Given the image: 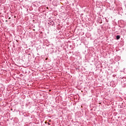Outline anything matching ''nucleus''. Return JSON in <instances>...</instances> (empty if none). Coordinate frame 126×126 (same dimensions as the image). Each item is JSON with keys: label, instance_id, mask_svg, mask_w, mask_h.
<instances>
[{"label": "nucleus", "instance_id": "obj_1", "mask_svg": "<svg viewBox=\"0 0 126 126\" xmlns=\"http://www.w3.org/2000/svg\"><path fill=\"white\" fill-rule=\"evenodd\" d=\"M120 38H121V36H120V35H117L116 36L117 40H119L120 39Z\"/></svg>", "mask_w": 126, "mask_h": 126}, {"label": "nucleus", "instance_id": "obj_5", "mask_svg": "<svg viewBox=\"0 0 126 126\" xmlns=\"http://www.w3.org/2000/svg\"><path fill=\"white\" fill-rule=\"evenodd\" d=\"M48 125H51V124H50V123H48Z\"/></svg>", "mask_w": 126, "mask_h": 126}, {"label": "nucleus", "instance_id": "obj_4", "mask_svg": "<svg viewBox=\"0 0 126 126\" xmlns=\"http://www.w3.org/2000/svg\"><path fill=\"white\" fill-rule=\"evenodd\" d=\"M5 22H7V20H6V21H5Z\"/></svg>", "mask_w": 126, "mask_h": 126}, {"label": "nucleus", "instance_id": "obj_3", "mask_svg": "<svg viewBox=\"0 0 126 126\" xmlns=\"http://www.w3.org/2000/svg\"><path fill=\"white\" fill-rule=\"evenodd\" d=\"M11 18H10V17H9V18H8V19H10Z\"/></svg>", "mask_w": 126, "mask_h": 126}, {"label": "nucleus", "instance_id": "obj_2", "mask_svg": "<svg viewBox=\"0 0 126 126\" xmlns=\"http://www.w3.org/2000/svg\"><path fill=\"white\" fill-rule=\"evenodd\" d=\"M47 60H48V58L45 59V61H47Z\"/></svg>", "mask_w": 126, "mask_h": 126}]
</instances>
